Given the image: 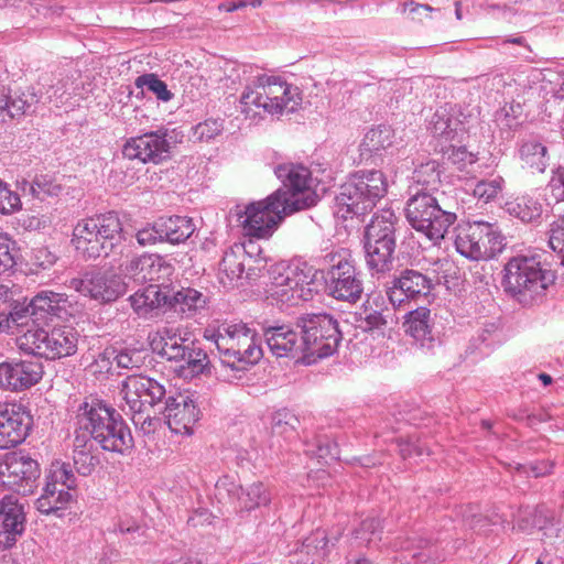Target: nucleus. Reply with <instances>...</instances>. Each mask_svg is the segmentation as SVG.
Here are the masks:
<instances>
[{"label": "nucleus", "mask_w": 564, "mask_h": 564, "mask_svg": "<svg viewBox=\"0 0 564 564\" xmlns=\"http://www.w3.org/2000/svg\"><path fill=\"white\" fill-rule=\"evenodd\" d=\"M505 207L509 215L524 223L533 221L541 215V205L528 196H518L508 200Z\"/></svg>", "instance_id": "40"}, {"label": "nucleus", "mask_w": 564, "mask_h": 564, "mask_svg": "<svg viewBox=\"0 0 564 564\" xmlns=\"http://www.w3.org/2000/svg\"><path fill=\"white\" fill-rule=\"evenodd\" d=\"M555 281V274L544 270L533 257H513L505 265V292L523 305H530L544 295Z\"/></svg>", "instance_id": "5"}, {"label": "nucleus", "mask_w": 564, "mask_h": 564, "mask_svg": "<svg viewBox=\"0 0 564 564\" xmlns=\"http://www.w3.org/2000/svg\"><path fill=\"white\" fill-rule=\"evenodd\" d=\"M403 327L404 332L416 340L430 338L432 330L431 311L422 306L409 312Z\"/></svg>", "instance_id": "37"}, {"label": "nucleus", "mask_w": 564, "mask_h": 564, "mask_svg": "<svg viewBox=\"0 0 564 564\" xmlns=\"http://www.w3.org/2000/svg\"><path fill=\"white\" fill-rule=\"evenodd\" d=\"M63 185L52 175H37L31 184V193L37 199L61 195Z\"/></svg>", "instance_id": "45"}, {"label": "nucleus", "mask_w": 564, "mask_h": 564, "mask_svg": "<svg viewBox=\"0 0 564 564\" xmlns=\"http://www.w3.org/2000/svg\"><path fill=\"white\" fill-rule=\"evenodd\" d=\"M174 268L162 256L142 254L126 264L123 272L137 281H159L172 275Z\"/></svg>", "instance_id": "30"}, {"label": "nucleus", "mask_w": 564, "mask_h": 564, "mask_svg": "<svg viewBox=\"0 0 564 564\" xmlns=\"http://www.w3.org/2000/svg\"><path fill=\"white\" fill-rule=\"evenodd\" d=\"M44 370L42 364L33 360L0 362V389L22 392L37 384Z\"/></svg>", "instance_id": "21"}, {"label": "nucleus", "mask_w": 564, "mask_h": 564, "mask_svg": "<svg viewBox=\"0 0 564 564\" xmlns=\"http://www.w3.org/2000/svg\"><path fill=\"white\" fill-rule=\"evenodd\" d=\"M264 337L270 352L276 358H293L303 362L302 333L282 325L265 329Z\"/></svg>", "instance_id": "27"}, {"label": "nucleus", "mask_w": 564, "mask_h": 564, "mask_svg": "<svg viewBox=\"0 0 564 564\" xmlns=\"http://www.w3.org/2000/svg\"><path fill=\"white\" fill-rule=\"evenodd\" d=\"M188 332L175 325H164L148 335V343L153 352L167 360H181L186 356Z\"/></svg>", "instance_id": "23"}, {"label": "nucleus", "mask_w": 564, "mask_h": 564, "mask_svg": "<svg viewBox=\"0 0 564 564\" xmlns=\"http://www.w3.org/2000/svg\"><path fill=\"white\" fill-rule=\"evenodd\" d=\"M132 308L138 315L145 316L154 310L167 307V293L162 292L159 285L151 284L130 296Z\"/></svg>", "instance_id": "35"}, {"label": "nucleus", "mask_w": 564, "mask_h": 564, "mask_svg": "<svg viewBox=\"0 0 564 564\" xmlns=\"http://www.w3.org/2000/svg\"><path fill=\"white\" fill-rule=\"evenodd\" d=\"M453 120L449 109L442 108L436 110L432 117L430 127L434 137L442 138L446 141H459L457 132L453 130Z\"/></svg>", "instance_id": "43"}, {"label": "nucleus", "mask_w": 564, "mask_h": 564, "mask_svg": "<svg viewBox=\"0 0 564 564\" xmlns=\"http://www.w3.org/2000/svg\"><path fill=\"white\" fill-rule=\"evenodd\" d=\"M286 206V199L281 194L273 193L264 199L248 204L243 213L238 214L243 235L269 239L283 218L292 214Z\"/></svg>", "instance_id": "11"}, {"label": "nucleus", "mask_w": 564, "mask_h": 564, "mask_svg": "<svg viewBox=\"0 0 564 564\" xmlns=\"http://www.w3.org/2000/svg\"><path fill=\"white\" fill-rule=\"evenodd\" d=\"M316 271L306 263H278L271 268L267 299L276 304L295 305L308 301L316 291Z\"/></svg>", "instance_id": "6"}, {"label": "nucleus", "mask_w": 564, "mask_h": 564, "mask_svg": "<svg viewBox=\"0 0 564 564\" xmlns=\"http://www.w3.org/2000/svg\"><path fill=\"white\" fill-rule=\"evenodd\" d=\"M505 178L502 176H496L492 180H481L474 188V196L484 203L495 200L503 191Z\"/></svg>", "instance_id": "47"}, {"label": "nucleus", "mask_w": 564, "mask_h": 564, "mask_svg": "<svg viewBox=\"0 0 564 564\" xmlns=\"http://www.w3.org/2000/svg\"><path fill=\"white\" fill-rule=\"evenodd\" d=\"M18 254L17 242L7 234H0V273L11 270L17 264Z\"/></svg>", "instance_id": "48"}, {"label": "nucleus", "mask_w": 564, "mask_h": 564, "mask_svg": "<svg viewBox=\"0 0 564 564\" xmlns=\"http://www.w3.org/2000/svg\"><path fill=\"white\" fill-rule=\"evenodd\" d=\"M79 423L104 451L126 454L133 447V437L121 415L105 403L85 402L78 413Z\"/></svg>", "instance_id": "3"}, {"label": "nucleus", "mask_w": 564, "mask_h": 564, "mask_svg": "<svg viewBox=\"0 0 564 564\" xmlns=\"http://www.w3.org/2000/svg\"><path fill=\"white\" fill-rule=\"evenodd\" d=\"M238 501L241 509L250 511L262 506H268L271 501V495L262 482L257 481L246 487H240Z\"/></svg>", "instance_id": "39"}, {"label": "nucleus", "mask_w": 564, "mask_h": 564, "mask_svg": "<svg viewBox=\"0 0 564 564\" xmlns=\"http://www.w3.org/2000/svg\"><path fill=\"white\" fill-rule=\"evenodd\" d=\"M303 362L311 365L335 352L340 340L337 321L327 314L303 318Z\"/></svg>", "instance_id": "12"}, {"label": "nucleus", "mask_w": 564, "mask_h": 564, "mask_svg": "<svg viewBox=\"0 0 564 564\" xmlns=\"http://www.w3.org/2000/svg\"><path fill=\"white\" fill-rule=\"evenodd\" d=\"M553 467L554 465L552 462L543 460L531 465L529 469L525 466L521 465H519L517 469L519 471H523L527 475L531 473L534 477H543L550 475L553 470Z\"/></svg>", "instance_id": "60"}, {"label": "nucleus", "mask_w": 564, "mask_h": 564, "mask_svg": "<svg viewBox=\"0 0 564 564\" xmlns=\"http://www.w3.org/2000/svg\"><path fill=\"white\" fill-rule=\"evenodd\" d=\"M74 486L75 477L68 465L61 462L52 463L42 494L35 500L36 510L48 516L67 509L73 501V495L69 490Z\"/></svg>", "instance_id": "15"}, {"label": "nucleus", "mask_w": 564, "mask_h": 564, "mask_svg": "<svg viewBox=\"0 0 564 564\" xmlns=\"http://www.w3.org/2000/svg\"><path fill=\"white\" fill-rule=\"evenodd\" d=\"M454 126V131L457 132L459 141L463 135L478 121L480 110L477 106L471 105H456L449 108Z\"/></svg>", "instance_id": "41"}, {"label": "nucleus", "mask_w": 564, "mask_h": 564, "mask_svg": "<svg viewBox=\"0 0 564 564\" xmlns=\"http://www.w3.org/2000/svg\"><path fill=\"white\" fill-rule=\"evenodd\" d=\"M171 143L166 134L152 131L138 137H131L122 145V155L130 161L142 164H161L169 159Z\"/></svg>", "instance_id": "19"}, {"label": "nucleus", "mask_w": 564, "mask_h": 564, "mask_svg": "<svg viewBox=\"0 0 564 564\" xmlns=\"http://www.w3.org/2000/svg\"><path fill=\"white\" fill-rule=\"evenodd\" d=\"M366 325L369 329H381L387 325V319L379 312H371L365 317Z\"/></svg>", "instance_id": "63"}, {"label": "nucleus", "mask_w": 564, "mask_h": 564, "mask_svg": "<svg viewBox=\"0 0 564 564\" xmlns=\"http://www.w3.org/2000/svg\"><path fill=\"white\" fill-rule=\"evenodd\" d=\"M398 144L395 130L386 124L371 128L364 137L361 149L369 154L378 153Z\"/></svg>", "instance_id": "36"}, {"label": "nucleus", "mask_w": 564, "mask_h": 564, "mask_svg": "<svg viewBox=\"0 0 564 564\" xmlns=\"http://www.w3.org/2000/svg\"><path fill=\"white\" fill-rule=\"evenodd\" d=\"M138 88L147 87L152 91L159 99L169 101L172 99V93L167 89L166 84L161 80L155 74H144L137 77L134 82Z\"/></svg>", "instance_id": "49"}, {"label": "nucleus", "mask_w": 564, "mask_h": 564, "mask_svg": "<svg viewBox=\"0 0 564 564\" xmlns=\"http://www.w3.org/2000/svg\"><path fill=\"white\" fill-rule=\"evenodd\" d=\"M33 260L36 269H46L54 264L55 257L46 248H39L33 252Z\"/></svg>", "instance_id": "61"}, {"label": "nucleus", "mask_w": 564, "mask_h": 564, "mask_svg": "<svg viewBox=\"0 0 564 564\" xmlns=\"http://www.w3.org/2000/svg\"><path fill=\"white\" fill-rule=\"evenodd\" d=\"M204 338L216 345L223 364L235 370H246L263 356L257 330L242 322L224 323L217 329L206 328Z\"/></svg>", "instance_id": "2"}, {"label": "nucleus", "mask_w": 564, "mask_h": 564, "mask_svg": "<svg viewBox=\"0 0 564 564\" xmlns=\"http://www.w3.org/2000/svg\"><path fill=\"white\" fill-rule=\"evenodd\" d=\"M69 288L99 303L116 301L127 291L121 276L112 270L86 274L83 279H72Z\"/></svg>", "instance_id": "18"}, {"label": "nucleus", "mask_w": 564, "mask_h": 564, "mask_svg": "<svg viewBox=\"0 0 564 564\" xmlns=\"http://www.w3.org/2000/svg\"><path fill=\"white\" fill-rule=\"evenodd\" d=\"M40 94L31 86L11 88L0 84V121L20 119L40 101Z\"/></svg>", "instance_id": "25"}, {"label": "nucleus", "mask_w": 564, "mask_h": 564, "mask_svg": "<svg viewBox=\"0 0 564 564\" xmlns=\"http://www.w3.org/2000/svg\"><path fill=\"white\" fill-rule=\"evenodd\" d=\"M406 219L416 231L436 243L444 239L456 215L443 210L430 193L420 192L408 200Z\"/></svg>", "instance_id": "10"}, {"label": "nucleus", "mask_w": 564, "mask_h": 564, "mask_svg": "<svg viewBox=\"0 0 564 564\" xmlns=\"http://www.w3.org/2000/svg\"><path fill=\"white\" fill-rule=\"evenodd\" d=\"M73 460L80 475L88 476L95 470L99 459L93 454V443L89 440L79 435L75 437Z\"/></svg>", "instance_id": "38"}, {"label": "nucleus", "mask_w": 564, "mask_h": 564, "mask_svg": "<svg viewBox=\"0 0 564 564\" xmlns=\"http://www.w3.org/2000/svg\"><path fill=\"white\" fill-rule=\"evenodd\" d=\"M456 250L474 261L488 260L502 251V237L494 225L486 221H474L457 228Z\"/></svg>", "instance_id": "13"}, {"label": "nucleus", "mask_w": 564, "mask_h": 564, "mask_svg": "<svg viewBox=\"0 0 564 564\" xmlns=\"http://www.w3.org/2000/svg\"><path fill=\"white\" fill-rule=\"evenodd\" d=\"M397 215L390 209L376 214L365 231L367 264L377 272L392 268L395 250Z\"/></svg>", "instance_id": "8"}, {"label": "nucleus", "mask_w": 564, "mask_h": 564, "mask_svg": "<svg viewBox=\"0 0 564 564\" xmlns=\"http://www.w3.org/2000/svg\"><path fill=\"white\" fill-rule=\"evenodd\" d=\"M431 289L432 282L427 276L414 270H406L389 288L387 295L390 303L399 307L409 301L426 296Z\"/></svg>", "instance_id": "26"}, {"label": "nucleus", "mask_w": 564, "mask_h": 564, "mask_svg": "<svg viewBox=\"0 0 564 564\" xmlns=\"http://www.w3.org/2000/svg\"><path fill=\"white\" fill-rule=\"evenodd\" d=\"M398 444L400 455L403 458L412 457L413 455L420 456L424 454V451L422 448H420L410 441H400Z\"/></svg>", "instance_id": "62"}, {"label": "nucleus", "mask_w": 564, "mask_h": 564, "mask_svg": "<svg viewBox=\"0 0 564 564\" xmlns=\"http://www.w3.org/2000/svg\"><path fill=\"white\" fill-rule=\"evenodd\" d=\"M303 101L299 87L279 76L262 75L247 86L240 96L241 112L248 118L261 111L271 116H282L296 111Z\"/></svg>", "instance_id": "1"}, {"label": "nucleus", "mask_w": 564, "mask_h": 564, "mask_svg": "<svg viewBox=\"0 0 564 564\" xmlns=\"http://www.w3.org/2000/svg\"><path fill=\"white\" fill-rule=\"evenodd\" d=\"M275 174L283 181L286 188L278 189L273 194H281L292 213L315 205L316 195L308 185L311 180L308 169L303 165L282 164L275 169Z\"/></svg>", "instance_id": "16"}, {"label": "nucleus", "mask_w": 564, "mask_h": 564, "mask_svg": "<svg viewBox=\"0 0 564 564\" xmlns=\"http://www.w3.org/2000/svg\"><path fill=\"white\" fill-rule=\"evenodd\" d=\"M165 420L170 430L180 435H192L199 420V409L188 393L170 397L165 405Z\"/></svg>", "instance_id": "22"}, {"label": "nucleus", "mask_w": 564, "mask_h": 564, "mask_svg": "<svg viewBox=\"0 0 564 564\" xmlns=\"http://www.w3.org/2000/svg\"><path fill=\"white\" fill-rule=\"evenodd\" d=\"M521 160L533 172L542 173L547 166V149L540 142H525L521 150Z\"/></svg>", "instance_id": "42"}, {"label": "nucleus", "mask_w": 564, "mask_h": 564, "mask_svg": "<svg viewBox=\"0 0 564 564\" xmlns=\"http://www.w3.org/2000/svg\"><path fill=\"white\" fill-rule=\"evenodd\" d=\"M41 468L36 459L22 452L0 456V495L14 492L28 496L34 492Z\"/></svg>", "instance_id": "14"}, {"label": "nucleus", "mask_w": 564, "mask_h": 564, "mask_svg": "<svg viewBox=\"0 0 564 564\" xmlns=\"http://www.w3.org/2000/svg\"><path fill=\"white\" fill-rule=\"evenodd\" d=\"M26 514L24 507L12 495H4L0 500V547L11 549L25 530Z\"/></svg>", "instance_id": "24"}, {"label": "nucleus", "mask_w": 564, "mask_h": 564, "mask_svg": "<svg viewBox=\"0 0 564 564\" xmlns=\"http://www.w3.org/2000/svg\"><path fill=\"white\" fill-rule=\"evenodd\" d=\"M120 393L133 417L142 414L149 417L150 410L164 398L165 389L150 377L131 375L122 381Z\"/></svg>", "instance_id": "17"}, {"label": "nucleus", "mask_w": 564, "mask_h": 564, "mask_svg": "<svg viewBox=\"0 0 564 564\" xmlns=\"http://www.w3.org/2000/svg\"><path fill=\"white\" fill-rule=\"evenodd\" d=\"M433 10L431 6L417 3L413 0L403 4V12L406 13L413 22H423L424 19L431 18Z\"/></svg>", "instance_id": "56"}, {"label": "nucleus", "mask_w": 564, "mask_h": 564, "mask_svg": "<svg viewBox=\"0 0 564 564\" xmlns=\"http://www.w3.org/2000/svg\"><path fill=\"white\" fill-rule=\"evenodd\" d=\"M159 230L164 241L171 245L185 242L196 230V226L187 216H162L158 219Z\"/></svg>", "instance_id": "32"}, {"label": "nucleus", "mask_w": 564, "mask_h": 564, "mask_svg": "<svg viewBox=\"0 0 564 564\" xmlns=\"http://www.w3.org/2000/svg\"><path fill=\"white\" fill-rule=\"evenodd\" d=\"M17 345L24 354L57 359L76 352L77 334L67 326H57L51 330L36 327L20 335Z\"/></svg>", "instance_id": "9"}, {"label": "nucleus", "mask_w": 564, "mask_h": 564, "mask_svg": "<svg viewBox=\"0 0 564 564\" xmlns=\"http://www.w3.org/2000/svg\"><path fill=\"white\" fill-rule=\"evenodd\" d=\"M254 249H258V261L265 262L267 259L262 254V250L251 239L242 247H231L224 253L217 273L218 280L224 286H231L235 284V282L242 278L245 272V263L242 261V257L245 253L252 254Z\"/></svg>", "instance_id": "29"}, {"label": "nucleus", "mask_w": 564, "mask_h": 564, "mask_svg": "<svg viewBox=\"0 0 564 564\" xmlns=\"http://www.w3.org/2000/svg\"><path fill=\"white\" fill-rule=\"evenodd\" d=\"M158 220L153 224H148L135 232V239L139 246L150 247L158 242H164L162 232L158 229Z\"/></svg>", "instance_id": "53"}, {"label": "nucleus", "mask_w": 564, "mask_h": 564, "mask_svg": "<svg viewBox=\"0 0 564 564\" xmlns=\"http://www.w3.org/2000/svg\"><path fill=\"white\" fill-rule=\"evenodd\" d=\"M549 245L553 251L564 248V216L552 223L550 228Z\"/></svg>", "instance_id": "57"}, {"label": "nucleus", "mask_w": 564, "mask_h": 564, "mask_svg": "<svg viewBox=\"0 0 564 564\" xmlns=\"http://www.w3.org/2000/svg\"><path fill=\"white\" fill-rule=\"evenodd\" d=\"M113 359H116L117 365L121 368L132 369L137 368L141 365L142 358L139 351L135 350H124L119 354H113Z\"/></svg>", "instance_id": "58"}, {"label": "nucleus", "mask_w": 564, "mask_h": 564, "mask_svg": "<svg viewBox=\"0 0 564 564\" xmlns=\"http://www.w3.org/2000/svg\"><path fill=\"white\" fill-rule=\"evenodd\" d=\"M115 350L105 349L98 354L96 359L88 366L94 376H105L111 371Z\"/></svg>", "instance_id": "54"}, {"label": "nucleus", "mask_w": 564, "mask_h": 564, "mask_svg": "<svg viewBox=\"0 0 564 564\" xmlns=\"http://www.w3.org/2000/svg\"><path fill=\"white\" fill-rule=\"evenodd\" d=\"M33 319V311L30 303H15L9 312L0 313V333L17 335L23 328L30 326Z\"/></svg>", "instance_id": "34"}, {"label": "nucleus", "mask_w": 564, "mask_h": 564, "mask_svg": "<svg viewBox=\"0 0 564 564\" xmlns=\"http://www.w3.org/2000/svg\"><path fill=\"white\" fill-rule=\"evenodd\" d=\"M299 419L292 412L283 409L272 415L271 432L273 435L289 437L296 432Z\"/></svg>", "instance_id": "46"}, {"label": "nucleus", "mask_w": 564, "mask_h": 564, "mask_svg": "<svg viewBox=\"0 0 564 564\" xmlns=\"http://www.w3.org/2000/svg\"><path fill=\"white\" fill-rule=\"evenodd\" d=\"M122 231V224L116 213H107L80 219L73 229L72 245L86 259L107 254Z\"/></svg>", "instance_id": "7"}, {"label": "nucleus", "mask_w": 564, "mask_h": 564, "mask_svg": "<svg viewBox=\"0 0 564 564\" xmlns=\"http://www.w3.org/2000/svg\"><path fill=\"white\" fill-rule=\"evenodd\" d=\"M448 159L459 171L467 170L478 161L477 154L469 152L465 147L453 148Z\"/></svg>", "instance_id": "55"}, {"label": "nucleus", "mask_w": 564, "mask_h": 564, "mask_svg": "<svg viewBox=\"0 0 564 564\" xmlns=\"http://www.w3.org/2000/svg\"><path fill=\"white\" fill-rule=\"evenodd\" d=\"M330 293L341 301L357 302L362 293L361 281L357 278L356 269L348 260H339L329 271Z\"/></svg>", "instance_id": "28"}, {"label": "nucleus", "mask_w": 564, "mask_h": 564, "mask_svg": "<svg viewBox=\"0 0 564 564\" xmlns=\"http://www.w3.org/2000/svg\"><path fill=\"white\" fill-rule=\"evenodd\" d=\"M207 354L200 348H188L183 360L185 364L181 367L182 371L187 376H196L203 372L207 364Z\"/></svg>", "instance_id": "50"}, {"label": "nucleus", "mask_w": 564, "mask_h": 564, "mask_svg": "<svg viewBox=\"0 0 564 564\" xmlns=\"http://www.w3.org/2000/svg\"><path fill=\"white\" fill-rule=\"evenodd\" d=\"M207 296L193 288H181L167 293V307L188 317L205 308Z\"/></svg>", "instance_id": "33"}, {"label": "nucleus", "mask_w": 564, "mask_h": 564, "mask_svg": "<svg viewBox=\"0 0 564 564\" xmlns=\"http://www.w3.org/2000/svg\"><path fill=\"white\" fill-rule=\"evenodd\" d=\"M415 182L423 187V192L435 191L441 184V171L436 161H429L421 164L414 171Z\"/></svg>", "instance_id": "44"}, {"label": "nucleus", "mask_w": 564, "mask_h": 564, "mask_svg": "<svg viewBox=\"0 0 564 564\" xmlns=\"http://www.w3.org/2000/svg\"><path fill=\"white\" fill-rule=\"evenodd\" d=\"M22 203L18 193L10 189L9 185L0 180V213L8 215L20 210Z\"/></svg>", "instance_id": "52"}, {"label": "nucleus", "mask_w": 564, "mask_h": 564, "mask_svg": "<svg viewBox=\"0 0 564 564\" xmlns=\"http://www.w3.org/2000/svg\"><path fill=\"white\" fill-rule=\"evenodd\" d=\"M34 321H44L48 316L63 317L67 313L69 301L66 294L51 290L39 292L30 300Z\"/></svg>", "instance_id": "31"}, {"label": "nucleus", "mask_w": 564, "mask_h": 564, "mask_svg": "<svg viewBox=\"0 0 564 564\" xmlns=\"http://www.w3.org/2000/svg\"><path fill=\"white\" fill-rule=\"evenodd\" d=\"M33 419L19 402L0 403V448L7 449L21 444L29 435Z\"/></svg>", "instance_id": "20"}, {"label": "nucleus", "mask_w": 564, "mask_h": 564, "mask_svg": "<svg viewBox=\"0 0 564 564\" xmlns=\"http://www.w3.org/2000/svg\"><path fill=\"white\" fill-rule=\"evenodd\" d=\"M549 187L556 202H564V167L554 171Z\"/></svg>", "instance_id": "59"}, {"label": "nucleus", "mask_w": 564, "mask_h": 564, "mask_svg": "<svg viewBox=\"0 0 564 564\" xmlns=\"http://www.w3.org/2000/svg\"><path fill=\"white\" fill-rule=\"evenodd\" d=\"M247 6H248L247 1L239 0L238 2H230V3L220 4L219 9L224 10L226 12H234L236 10L246 8Z\"/></svg>", "instance_id": "64"}, {"label": "nucleus", "mask_w": 564, "mask_h": 564, "mask_svg": "<svg viewBox=\"0 0 564 564\" xmlns=\"http://www.w3.org/2000/svg\"><path fill=\"white\" fill-rule=\"evenodd\" d=\"M224 130V122L220 119L209 118L196 124L193 129V138L199 142H208L219 135Z\"/></svg>", "instance_id": "51"}, {"label": "nucleus", "mask_w": 564, "mask_h": 564, "mask_svg": "<svg viewBox=\"0 0 564 564\" xmlns=\"http://www.w3.org/2000/svg\"><path fill=\"white\" fill-rule=\"evenodd\" d=\"M388 189V177L381 170L356 171L340 187L337 213L345 219L365 216L386 197Z\"/></svg>", "instance_id": "4"}]
</instances>
